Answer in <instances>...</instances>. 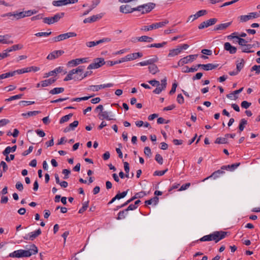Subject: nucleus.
Segmentation results:
<instances>
[{
    "mask_svg": "<svg viewBox=\"0 0 260 260\" xmlns=\"http://www.w3.org/2000/svg\"><path fill=\"white\" fill-rule=\"evenodd\" d=\"M38 252L37 247L35 245L31 246V248L28 250H23L20 249L14 251V252L10 253L9 255V257H29L32 254H35Z\"/></svg>",
    "mask_w": 260,
    "mask_h": 260,
    "instance_id": "obj_1",
    "label": "nucleus"
},
{
    "mask_svg": "<svg viewBox=\"0 0 260 260\" xmlns=\"http://www.w3.org/2000/svg\"><path fill=\"white\" fill-rule=\"evenodd\" d=\"M155 7V4L153 3H148L145 4L140 5L136 7L137 11L141 12V14H144L150 12Z\"/></svg>",
    "mask_w": 260,
    "mask_h": 260,
    "instance_id": "obj_2",
    "label": "nucleus"
},
{
    "mask_svg": "<svg viewBox=\"0 0 260 260\" xmlns=\"http://www.w3.org/2000/svg\"><path fill=\"white\" fill-rule=\"evenodd\" d=\"M84 70L83 67L79 66L77 68L73 69L70 71L67 76L64 79V81H67L72 79H74L75 80H79V77L73 76L75 74H78L79 73L83 72Z\"/></svg>",
    "mask_w": 260,
    "mask_h": 260,
    "instance_id": "obj_3",
    "label": "nucleus"
},
{
    "mask_svg": "<svg viewBox=\"0 0 260 260\" xmlns=\"http://www.w3.org/2000/svg\"><path fill=\"white\" fill-rule=\"evenodd\" d=\"M227 232L223 231H216L212 234H209L210 240L214 241L215 243H217L220 240L224 239L227 235Z\"/></svg>",
    "mask_w": 260,
    "mask_h": 260,
    "instance_id": "obj_4",
    "label": "nucleus"
},
{
    "mask_svg": "<svg viewBox=\"0 0 260 260\" xmlns=\"http://www.w3.org/2000/svg\"><path fill=\"white\" fill-rule=\"evenodd\" d=\"M169 23V21L167 20L164 21L153 23L149 26H143L141 28V30L144 31H149L153 29H156L164 26L166 24Z\"/></svg>",
    "mask_w": 260,
    "mask_h": 260,
    "instance_id": "obj_5",
    "label": "nucleus"
},
{
    "mask_svg": "<svg viewBox=\"0 0 260 260\" xmlns=\"http://www.w3.org/2000/svg\"><path fill=\"white\" fill-rule=\"evenodd\" d=\"M197 54L189 55L180 59L178 62L177 66H174V68H177L179 66H182L185 64L189 62H192L197 57Z\"/></svg>",
    "mask_w": 260,
    "mask_h": 260,
    "instance_id": "obj_6",
    "label": "nucleus"
},
{
    "mask_svg": "<svg viewBox=\"0 0 260 260\" xmlns=\"http://www.w3.org/2000/svg\"><path fill=\"white\" fill-rule=\"evenodd\" d=\"M105 64H106V61H105L103 58H96L93 60V62L89 65L87 69H98Z\"/></svg>",
    "mask_w": 260,
    "mask_h": 260,
    "instance_id": "obj_7",
    "label": "nucleus"
},
{
    "mask_svg": "<svg viewBox=\"0 0 260 260\" xmlns=\"http://www.w3.org/2000/svg\"><path fill=\"white\" fill-rule=\"evenodd\" d=\"M78 2V0H58L52 2V5L55 7H60L66 6L70 4H75Z\"/></svg>",
    "mask_w": 260,
    "mask_h": 260,
    "instance_id": "obj_8",
    "label": "nucleus"
},
{
    "mask_svg": "<svg viewBox=\"0 0 260 260\" xmlns=\"http://www.w3.org/2000/svg\"><path fill=\"white\" fill-rule=\"evenodd\" d=\"M259 17V14L257 12H251L248 15H241L240 16V20L241 22H246L252 18H256Z\"/></svg>",
    "mask_w": 260,
    "mask_h": 260,
    "instance_id": "obj_9",
    "label": "nucleus"
},
{
    "mask_svg": "<svg viewBox=\"0 0 260 260\" xmlns=\"http://www.w3.org/2000/svg\"><path fill=\"white\" fill-rule=\"evenodd\" d=\"M217 21L216 18H211L206 21L202 22L198 26L199 29H202L205 28H207L209 26L214 25Z\"/></svg>",
    "mask_w": 260,
    "mask_h": 260,
    "instance_id": "obj_10",
    "label": "nucleus"
},
{
    "mask_svg": "<svg viewBox=\"0 0 260 260\" xmlns=\"http://www.w3.org/2000/svg\"><path fill=\"white\" fill-rule=\"evenodd\" d=\"M112 86H113V84L111 83L99 85H90L88 88V90H92L93 91H98L102 88L111 87Z\"/></svg>",
    "mask_w": 260,
    "mask_h": 260,
    "instance_id": "obj_11",
    "label": "nucleus"
},
{
    "mask_svg": "<svg viewBox=\"0 0 260 260\" xmlns=\"http://www.w3.org/2000/svg\"><path fill=\"white\" fill-rule=\"evenodd\" d=\"M158 60V57L156 56H154L153 58L138 63L137 65H140L141 66H151L155 64L154 63L157 62Z\"/></svg>",
    "mask_w": 260,
    "mask_h": 260,
    "instance_id": "obj_12",
    "label": "nucleus"
},
{
    "mask_svg": "<svg viewBox=\"0 0 260 260\" xmlns=\"http://www.w3.org/2000/svg\"><path fill=\"white\" fill-rule=\"evenodd\" d=\"M161 84L160 86H156L157 87L153 91V92L155 94H159L162 90H165L167 86V79L166 78L161 80Z\"/></svg>",
    "mask_w": 260,
    "mask_h": 260,
    "instance_id": "obj_13",
    "label": "nucleus"
},
{
    "mask_svg": "<svg viewBox=\"0 0 260 260\" xmlns=\"http://www.w3.org/2000/svg\"><path fill=\"white\" fill-rule=\"evenodd\" d=\"M120 11L123 13H131L133 12L134 11H137L136 8H131L129 5H122L120 7Z\"/></svg>",
    "mask_w": 260,
    "mask_h": 260,
    "instance_id": "obj_14",
    "label": "nucleus"
},
{
    "mask_svg": "<svg viewBox=\"0 0 260 260\" xmlns=\"http://www.w3.org/2000/svg\"><path fill=\"white\" fill-rule=\"evenodd\" d=\"M88 58H77L73 59L68 62V64L71 66H76L81 63H85L88 61Z\"/></svg>",
    "mask_w": 260,
    "mask_h": 260,
    "instance_id": "obj_15",
    "label": "nucleus"
},
{
    "mask_svg": "<svg viewBox=\"0 0 260 260\" xmlns=\"http://www.w3.org/2000/svg\"><path fill=\"white\" fill-rule=\"evenodd\" d=\"M11 36L9 34L5 35H0V43L3 44H11L13 43V41L11 40Z\"/></svg>",
    "mask_w": 260,
    "mask_h": 260,
    "instance_id": "obj_16",
    "label": "nucleus"
},
{
    "mask_svg": "<svg viewBox=\"0 0 260 260\" xmlns=\"http://www.w3.org/2000/svg\"><path fill=\"white\" fill-rule=\"evenodd\" d=\"M143 54L141 52L133 53L129 54L124 57L125 61H131L135 60L137 58L141 57L143 56Z\"/></svg>",
    "mask_w": 260,
    "mask_h": 260,
    "instance_id": "obj_17",
    "label": "nucleus"
},
{
    "mask_svg": "<svg viewBox=\"0 0 260 260\" xmlns=\"http://www.w3.org/2000/svg\"><path fill=\"white\" fill-rule=\"evenodd\" d=\"M103 16V14H98L96 15H93L90 17L85 18L83 20V22L84 23H92V22H95V21H98V20H100L101 18H102Z\"/></svg>",
    "mask_w": 260,
    "mask_h": 260,
    "instance_id": "obj_18",
    "label": "nucleus"
},
{
    "mask_svg": "<svg viewBox=\"0 0 260 260\" xmlns=\"http://www.w3.org/2000/svg\"><path fill=\"white\" fill-rule=\"evenodd\" d=\"M17 148V146L14 145L13 147H11L10 146H8L6 148L5 150L3 152V155H5L6 157V160L8 162L10 161L9 157L8 156V154L11 152H14L15 151L16 149Z\"/></svg>",
    "mask_w": 260,
    "mask_h": 260,
    "instance_id": "obj_19",
    "label": "nucleus"
},
{
    "mask_svg": "<svg viewBox=\"0 0 260 260\" xmlns=\"http://www.w3.org/2000/svg\"><path fill=\"white\" fill-rule=\"evenodd\" d=\"M37 13V11L35 10L25 11L19 12V14L17 16H19V19H20L25 17L30 16L32 15L36 14Z\"/></svg>",
    "mask_w": 260,
    "mask_h": 260,
    "instance_id": "obj_20",
    "label": "nucleus"
},
{
    "mask_svg": "<svg viewBox=\"0 0 260 260\" xmlns=\"http://www.w3.org/2000/svg\"><path fill=\"white\" fill-rule=\"evenodd\" d=\"M110 114V112H108L106 111H102L101 113H99V115H98V117L100 119H106L107 120H113L114 119L113 118H112V117L113 116V115H111L110 116L109 115Z\"/></svg>",
    "mask_w": 260,
    "mask_h": 260,
    "instance_id": "obj_21",
    "label": "nucleus"
},
{
    "mask_svg": "<svg viewBox=\"0 0 260 260\" xmlns=\"http://www.w3.org/2000/svg\"><path fill=\"white\" fill-rule=\"evenodd\" d=\"M224 171L223 170H221V169L220 170H218L217 171H216L215 172H214L210 176L205 178L203 181H205V180L212 177L214 179L218 178L220 175L224 174Z\"/></svg>",
    "mask_w": 260,
    "mask_h": 260,
    "instance_id": "obj_22",
    "label": "nucleus"
},
{
    "mask_svg": "<svg viewBox=\"0 0 260 260\" xmlns=\"http://www.w3.org/2000/svg\"><path fill=\"white\" fill-rule=\"evenodd\" d=\"M224 49L228 51L231 54H235L237 52V48L231 45L229 42H226L224 44Z\"/></svg>",
    "mask_w": 260,
    "mask_h": 260,
    "instance_id": "obj_23",
    "label": "nucleus"
},
{
    "mask_svg": "<svg viewBox=\"0 0 260 260\" xmlns=\"http://www.w3.org/2000/svg\"><path fill=\"white\" fill-rule=\"evenodd\" d=\"M19 14V12L17 11H15L14 12H9L6 14H3L2 17H8L11 18L12 20H17L19 19V16H17Z\"/></svg>",
    "mask_w": 260,
    "mask_h": 260,
    "instance_id": "obj_24",
    "label": "nucleus"
},
{
    "mask_svg": "<svg viewBox=\"0 0 260 260\" xmlns=\"http://www.w3.org/2000/svg\"><path fill=\"white\" fill-rule=\"evenodd\" d=\"M64 15V13L62 12L55 14L53 17H50V24L58 22Z\"/></svg>",
    "mask_w": 260,
    "mask_h": 260,
    "instance_id": "obj_25",
    "label": "nucleus"
},
{
    "mask_svg": "<svg viewBox=\"0 0 260 260\" xmlns=\"http://www.w3.org/2000/svg\"><path fill=\"white\" fill-rule=\"evenodd\" d=\"M146 195V193H145V192L142 191L136 193L134 197H133L132 198H131L130 199H129L128 200H127L126 202L127 204H128L131 202H132L133 201H134V200H135L136 199H138V198H142Z\"/></svg>",
    "mask_w": 260,
    "mask_h": 260,
    "instance_id": "obj_26",
    "label": "nucleus"
},
{
    "mask_svg": "<svg viewBox=\"0 0 260 260\" xmlns=\"http://www.w3.org/2000/svg\"><path fill=\"white\" fill-rule=\"evenodd\" d=\"M79 122L77 120L74 121L73 122L70 123L69 125L67 127H66L64 130L63 132L64 133L69 132L71 131H73L75 129V127H76L78 125Z\"/></svg>",
    "mask_w": 260,
    "mask_h": 260,
    "instance_id": "obj_27",
    "label": "nucleus"
},
{
    "mask_svg": "<svg viewBox=\"0 0 260 260\" xmlns=\"http://www.w3.org/2000/svg\"><path fill=\"white\" fill-rule=\"evenodd\" d=\"M232 24V22H229L225 23H221L217 25L214 28V30H224Z\"/></svg>",
    "mask_w": 260,
    "mask_h": 260,
    "instance_id": "obj_28",
    "label": "nucleus"
},
{
    "mask_svg": "<svg viewBox=\"0 0 260 260\" xmlns=\"http://www.w3.org/2000/svg\"><path fill=\"white\" fill-rule=\"evenodd\" d=\"M63 53L64 51L62 50L54 51L50 54V59H55L61 56Z\"/></svg>",
    "mask_w": 260,
    "mask_h": 260,
    "instance_id": "obj_29",
    "label": "nucleus"
},
{
    "mask_svg": "<svg viewBox=\"0 0 260 260\" xmlns=\"http://www.w3.org/2000/svg\"><path fill=\"white\" fill-rule=\"evenodd\" d=\"M180 53L181 49L177 46V48L170 50L168 56V57H172L178 55Z\"/></svg>",
    "mask_w": 260,
    "mask_h": 260,
    "instance_id": "obj_30",
    "label": "nucleus"
},
{
    "mask_svg": "<svg viewBox=\"0 0 260 260\" xmlns=\"http://www.w3.org/2000/svg\"><path fill=\"white\" fill-rule=\"evenodd\" d=\"M219 66L218 64H212V63H208L206 64H203V70L205 71H210L213 70Z\"/></svg>",
    "mask_w": 260,
    "mask_h": 260,
    "instance_id": "obj_31",
    "label": "nucleus"
},
{
    "mask_svg": "<svg viewBox=\"0 0 260 260\" xmlns=\"http://www.w3.org/2000/svg\"><path fill=\"white\" fill-rule=\"evenodd\" d=\"M128 212V211L126 209H125L123 210L120 211L118 213V216L116 218V219L117 220H121V219H124L127 215Z\"/></svg>",
    "mask_w": 260,
    "mask_h": 260,
    "instance_id": "obj_32",
    "label": "nucleus"
},
{
    "mask_svg": "<svg viewBox=\"0 0 260 260\" xmlns=\"http://www.w3.org/2000/svg\"><path fill=\"white\" fill-rule=\"evenodd\" d=\"M254 47V44H246L242 48V51L245 53L253 52L254 51L250 50V49Z\"/></svg>",
    "mask_w": 260,
    "mask_h": 260,
    "instance_id": "obj_33",
    "label": "nucleus"
},
{
    "mask_svg": "<svg viewBox=\"0 0 260 260\" xmlns=\"http://www.w3.org/2000/svg\"><path fill=\"white\" fill-rule=\"evenodd\" d=\"M247 124V121L245 119L243 118V119H241V120L240 121L239 125V127H238V129H239L238 132L239 133H240L244 130V129Z\"/></svg>",
    "mask_w": 260,
    "mask_h": 260,
    "instance_id": "obj_34",
    "label": "nucleus"
},
{
    "mask_svg": "<svg viewBox=\"0 0 260 260\" xmlns=\"http://www.w3.org/2000/svg\"><path fill=\"white\" fill-rule=\"evenodd\" d=\"M137 39L140 42H152L153 41V39L152 38L146 36H143L140 37H138Z\"/></svg>",
    "mask_w": 260,
    "mask_h": 260,
    "instance_id": "obj_35",
    "label": "nucleus"
},
{
    "mask_svg": "<svg viewBox=\"0 0 260 260\" xmlns=\"http://www.w3.org/2000/svg\"><path fill=\"white\" fill-rule=\"evenodd\" d=\"M22 48H23L22 45L17 44V45H14L12 46L11 47H10V48L6 49V51L7 53H8V52H11L12 51H16L18 50H20Z\"/></svg>",
    "mask_w": 260,
    "mask_h": 260,
    "instance_id": "obj_36",
    "label": "nucleus"
},
{
    "mask_svg": "<svg viewBox=\"0 0 260 260\" xmlns=\"http://www.w3.org/2000/svg\"><path fill=\"white\" fill-rule=\"evenodd\" d=\"M125 61H126L125 58L122 57L121 59H120L119 60H117V61H110V60L107 61H106V64L108 66H112L115 64L120 63H122V62H125Z\"/></svg>",
    "mask_w": 260,
    "mask_h": 260,
    "instance_id": "obj_37",
    "label": "nucleus"
},
{
    "mask_svg": "<svg viewBox=\"0 0 260 260\" xmlns=\"http://www.w3.org/2000/svg\"><path fill=\"white\" fill-rule=\"evenodd\" d=\"M159 201V199L157 197L155 196L150 200H147L145 202L146 205H151L153 204L154 205H156Z\"/></svg>",
    "mask_w": 260,
    "mask_h": 260,
    "instance_id": "obj_38",
    "label": "nucleus"
},
{
    "mask_svg": "<svg viewBox=\"0 0 260 260\" xmlns=\"http://www.w3.org/2000/svg\"><path fill=\"white\" fill-rule=\"evenodd\" d=\"M41 234V231L39 229L35 232L30 233L29 234V238L30 240H33L34 239H35L37 237H38Z\"/></svg>",
    "mask_w": 260,
    "mask_h": 260,
    "instance_id": "obj_39",
    "label": "nucleus"
},
{
    "mask_svg": "<svg viewBox=\"0 0 260 260\" xmlns=\"http://www.w3.org/2000/svg\"><path fill=\"white\" fill-rule=\"evenodd\" d=\"M148 69L149 72L153 75L155 74L159 71L157 66L156 64L149 66L148 67Z\"/></svg>",
    "mask_w": 260,
    "mask_h": 260,
    "instance_id": "obj_40",
    "label": "nucleus"
},
{
    "mask_svg": "<svg viewBox=\"0 0 260 260\" xmlns=\"http://www.w3.org/2000/svg\"><path fill=\"white\" fill-rule=\"evenodd\" d=\"M64 89L63 87H56L50 90V93L52 94H56L62 93L64 91Z\"/></svg>",
    "mask_w": 260,
    "mask_h": 260,
    "instance_id": "obj_41",
    "label": "nucleus"
},
{
    "mask_svg": "<svg viewBox=\"0 0 260 260\" xmlns=\"http://www.w3.org/2000/svg\"><path fill=\"white\" fill-rule=\"evenodd\" d=\"M228 143V139L225 137L224 138L218 137L216 138L215 143L216 144H226Z\"/></svg>",
    "mask_w": 260,
    "mask_h": 260,
    "instance_id": "obj_42",
    "label": "nucleus"
},
{
    "mask_svg": "<svg viewBox=\"0 0 260 260\" xmlns=\"http://www.w3.org/2000/svg\"><path fill=\"white\" fill-rule=\"evenodd\" d=\"M63 70V67H59L54 70L50 72V76H53L58 73H61Z\"/></svg>",
    "mask_w": 260,
    "mask_h": 260,
    "instance_id": "obj_43",
    "label": "nucleus"
},
{
    "mask_svg": "<svg viewBox=\"0 0 260 260\" xmlns=\"http://www.w3.org/2000/svg\"><path fill=\"white\" fill-rule=\"evenodd\" d=\"M40 113V111H29L26 113H22V115L24 117H30V116H36Z\"/></svg>",
    "mask_w": 260,
    "mask_h": 260,
    "instance_id": "obj_44",
    "label": "nucleus"
},
{
    "mask_svg": "<svg viewBox=\"0 0 260 260\" xmlns=\"http://www.w3.org/2000/svg\"><path fill=\"white\" fill-rule=\"evenodd\" d=\"M167 42H163L161 43H154L149 45L147 46L148 48L155 47V48H161L163 47L165 45L167 44Z\"/></svg>",
    "mask_w": 260,
    "mask_h": 260,
    "instance_id": "obj_45",
    "label": "nucleus"
},
{
    "mask_svg": "<svg viewBox=\"0 0 260 260\" xmlns=\"http://www.w3.org/2000/svg\"><path fill=\"white\" fill-rule=\"evenodd\" d=\"M73 116L72 113H70L68 115H66L61 118L59 121V123L62 124L65 122L68 121Z\"/></svg>",
    "mask_w": 260,
    "mask_h": 260,
    "instance_id": "obj_46",
    "label": "nucleus"
},
{
    "mask_svg": "<svg viewBox=\"0 0 260 260\" xmlns=\"http://www.w3.org/2000/svg\"><path fill=\"white\" fill-rule=\"evenodd\" d=\"M244 63H245V61L243 59H241V61L240 62H237L236 69H237V71L238 72H240L241 71V70L243 69V68L244 67Z\"/></svg>",
    "mask_w": 260,
    "mask_h": 260,
    "instance_id": "obj_47",
    "label": "nucleus"
},
{
    "mask_svg": "<svg viewBox=\"0 0 260 260\" xmlns=\"http://www.w3.org/2000/svg\"><path fill=\"white\" fill-rule=\"evenodd\" d=\"M62 35L63 36L64 40H66L69 38L76 37L77 36V34L74 32H69L65 34H62Z\"/></svg>",
    "mask_w": 260,
    "mask_h": 260,
    "instance_id": "obj_48",
    "label": "nucleus"
},
{
    "mask_svg": "<svg viewBox=\"0 0 260 260\" xmlns=\"http://www.w3.org/2000/svg\"><path fill=\"white\" fill-rule=\"evenodd\" d=\"M236 38L238 40V44L239 45L241 46L242 47H244L246 43L248 42L246 40L240 38L239 37H236Z\"/></svg>",
    "mask_w": 260,
    "mask_h": 260,
    "instance_id": "obj_49",
    "label": "nucleus"
},
{
    "mask_svg": "<svg viewBox=\"0 0 260 260\" xmlns=\"http://www.w3.org/2000/svg\"><path fill=\"white\" fill-rule=\"evenodd\" d=\"M64 40L62 34L59 35L57 37H53L51 39V41L53 42H57Z\"/></svg>",
    "mask_w": 260,
    "mask_h": 260,
    "instance_id": "obj_50",
    "label": "nucleus"
},
{
    "mask_svg": "<svg viewBox=\"0 0 260 260\" xmlns=\"http://www.w3.org/2000/svg\"><path fill=\"white\" fill-rule=\"evenodd\" d=\"M22 96H23V94H19L15 95L12 96L10 97L9 99H6L5 101L10 102V101H12L13 100L20 99L22 98Z\"/></svg>",
    "mask_w": 260,
    "mask_h": 260,
    "instance_id": "obj_51",
    "label": "nucleus"
},
{
    "mask_svg": "<svg viewBox=\"0 0 260 260\" xmlns=\"http://www.w3.org/2000/svg\"><path fill=\"white\" fill-rule=\"evenodd\" d=\"M128 190H127L123 191L121 193H120V192L118 193L116 195V198H117V200H120L121 199L124 198L126 196V194L128 192Z\"/></svg>",
    "mask_w": 260,
    "mask_h": 260,
    "instance_id": "obj_52",
    "label": "nucleus"
},
{
    "mask_svg": "<svg viewBox=\"0 0 260 260\" xmlns=\"http://www.w3.org/2000/svg\"><path fill=\"white\" fill-rule=\"evenodd\" d=\"M62 173L64 174L63 178L64 179H67L69 177V175L71 173V171L69 169H63L62 171Z\"/></svg>",
    "mask_w": 260,
    "mask_h": 260,
    "instance_id": "obj_53",
    "label": "nucleus"
},
{
    "mask_svg": "<svg viewBox=\"0 0 260 260\" xmlns=\"http://www.w3.org/2000/svg\"><path fill=\"white\" fill-rule=\"evenodd\" d=\"M88 207V201L85 202L83 204L82 207L79 210V213H83Z\"/></svg>",
    "mask_w": 260,
    "mask_h": 260,
    "instance_id": "obj_54",
    "label": "nucleus"
},
{
    "mask_svg": "<svg viewBox=\"0 0 260 260\" xmlns=\"http://www.w3.org/2000/svg\"><path fill=\"white\" fill-rule=\"evenodd\" d=\"M111 41V38H104L98 41H96L97 45L104 43H108L110 42Z\"/></svg>",
    "mask_w": 260,
    "mask_h": 260,
    "instance_id": "obj_55",
    "label": "nucleus"
},
{
    "mask_svg": "<svg viewBox=\"0 0 260 260\" xmlns=\"http://www.w3.org/2000/svg\"><path fill=\"white\" fill-rule=\"evenodd\" d=\"M155 160L160 165H162L163 163L162 157L159 154H156L155 157Z\"/></svg>",
    "mask_w": 260,
    "mask_h": 260,
    "instance_id": "obj_56",
    "label": "nucleus"
},
{
    "mask_svg": "<svg viewBox=\"0 0 260 260\" xmlns=\"http://www.w3.org/2000/svg\"><path fill=\"white\" fill-rule=\"evenodd\" d=\"M207 12L205 10H200L198 12H197V13L196 14H195L196 15V16H194V17L199 18L201 16L206 15L207 14Z\"/></svg>",
    "mask_w": 260,
    "mask_h": 260,
    "instance_id": "obj_57",
    "label": "nucleus"
},
{
    "mask_svg": "<svg viewBox=\"0 0 260 260\" xmlns=\"http://www.w3.org/2000/svg\"><path fill=\"white\" fill-rule=\"evenodd\" d=\"M168 169H167L163 171H156L154 172L153 175L161 176L164 175L168 171Z\"/></svg>",
    "mask_w": 260,
    "mask_h": 260,
    "instance_id": "obj_58",
    "label": "nucleus"
},
{
    "mask_svg": "<svg viewBox=\"0 0 260 260\" xmlns=\"http://www.w3.org/2000/svg\"><path fill=\"white\" fill-rule=\"evenodd\" d=\"M255 71V73L257 75H258L260 73V66L259 65H254L251 68V71Z\"/></svg>",
    "mask_w": 260,
    "mask_h": 260,
    "instance_id": "obj_59",
    "label": "nucleus"
},
{
    "mask_svg": "<svg viewBox=\"0 0 260 260\" xmlns=\"http://www.w3.org/2000/svg\"><path fill=\"white\" fill-rule=\"evenodd\" d=\"M251 105V103H249L247 101H244L241 103V107L244 109L248 108Z\"/></svg>",
    "mask_w": 260,
    "mask_h": 260,
    "instance_id": "obj_60",
    "label": "nucleus"
},
{
    "mask_svg": "<svg viewBox=\"0 0 260 260\" xmlns=\"http://www.w3.org/2000/svg\"><path fill=\"white\" fill-rule=\"evenodd\" d=\"M144 152L145 154L148 157H150L151 156V151L149 147H145L144 148Z\"/></svg>",
    "mask_w": 260,
    "mask_h": 260,
    "instance_id": "obj_61",
    "label": "nucleus"
},
{
    "mask_svg": "<svg viewBox=\"0 0 260 260\" xmlns=\"http://www.w3.org/2000/svg\"><path fill=\"white\" fill-rule=\"evenodd\" d=\"M92 71H86L83 75L82 74L80 75V77L79 78V80H81L82 79H83V78H85L86 77L89 76V75H90L91 74H92Z\"/></svg>",
    "mask_w": 260,
    "mask_h": 260,
    "instance_id": "obj_62",
    "label": "nucleus"
},
{
    "mask_svg": "<svg viewBox=\"0 0 260 260\" xmlns=\"http://www.w3.org/2000/svg\"><path fill=\"white\" fill-rule=\"evenodd\" d=\"M177 101L180 104L184 103V98L181 94H179L177 97Z\"/></svg>",
    "mask_w": 260,
    "mask_h": 260,
    "instance_id": "obj_63",
    "label": "nucleus"
},
{
    "mask_svg": "<svg viewBox=\"0 0 260 260\" xmlns=\"http://www.w3.org/2000/svg\"><path fill=\"white\" fill-rule=\"evenodd\" d=\"M149 83L150 84L153 86H160V83L158 81L156 80H150L148 81Z\"/></svg>",
    "mask_w": 260,
    "mask_h": 260,
    "instance_id": "obj_64",
    "label": "nucleus"
}]
</instances>
